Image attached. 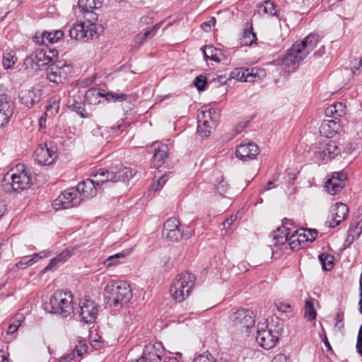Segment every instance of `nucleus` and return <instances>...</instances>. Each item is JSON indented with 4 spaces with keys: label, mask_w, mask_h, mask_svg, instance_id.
Returning a JSON list of instances; mask_svg holds the SVG:
<instances>
[{
    "label": "nucleus",
    "mask_w": 362,
    "mask_h": 362,
    "mask_svg": "<svg viewBox=\"0 0 362 362\" xmlns=\"http://www.w3.org/2000/svg\"><path fill=\"white\" fill-rule=\"evenodd\" d=\"M320 36L316 34L308 35L300 42H296L287 51L282 59V65L288 72H293L298 67L300 62L317 47Z\"/></svg>",
    "instance_id": "1"
},
{
    "label": "nucleus",
    "mask_w": 362,
    "mask_h": 362,
    "mask_svg": "<svg viewBox=\"0 0 362 362\" xmlns=\"http://www.w3.org/2000/svg\"><path fill=\"white\" fill-rule=\"evenodd\" d=\"M282 332V322L277 317H272L269 324H257L256 340L260 346L269 350L276 346Z\"/></svg>",
    "instance_id": "2"
},
{
    "label": "nucleus",
    "mask_w": 362,
    "mask_h": 362,
    "mask_svg": "<svg viewBox=\"0 0 362 362\" xmlns=\"http://www.w3.org/2000/svg\"><path fill=\"white\" fill-rule=\"evenodd\" d=\"M30 185V175L23 164L17 165L7 173L1 182L3 189L8 193L23 191L29 188Z\"/></svg>",
    "instance_id": "3"
},
{
    "label": "nucleus",
    "mask_w": 362,
    "mask_h": 362,
    "mask_svg": "<svg viewBox=\"0 0 362 362\" xmlns=\"http://www.w3.org/2000/svg\"><path fill=\"white\" fill-rule=\"evenodd\" d=\"M45 309L50 313H54L66 317L74 313V296L70 291H57L45 304Z\"/></svg>",
    "instance_id": "4"
},
{
    "label": "nucleus",
    "mask_w": 362,
    "mask_h": 362,
    "mask_svg": "<svg viewBox=\"0 0 362 362\" xmlns=\"http://www.w3.org/2000/svg\"><path fill=\"white\" fill-rule=\"evenodd\" d=\"M196 277L187 272L175 276L170 288L171 297L177 302L181 303L188 298L195 285Z\"/></svg>",
    "instance_id": "5"
},
{
    "label": "nucleus",
    "mask_w": 362,
    "mask_h": 362,
    "mask_svg": "<svg viewBox=\"0 0 362 362\" xmlns=\"http://www.w3.org/2000/svg\"><path fill=\"white\" fill-rule=\"evenodd\" d=\"M105 294L108 303L117 307L128 303L132 293L130 285L124 281H111L105 288Z\"/></svg>",
    "instance_id": "6"
},
{
    "label": "nucleus",
    "mask_w": 362,
    "mask_h": 362,
    "mask_svg": "<svg viewBox=\"0 0 362 362\" xmlns=\"http://www.w3.org/2000/svg\"><path fill=\"white\" fill-rule=\"evenodd\" d=\"M163 237L171 242H178L182 238L188 239L192 235L189 227L182 226L177 218H169L163 225Z\"/></svg>",
    "instance_id": "7"
},
{
    "label": "nucleus",
    "mask_w": 362,
    "mask_h": 362,
    "mask_svg": "<svg viewBox=\"0 0 362 362\" xmlns=\"http://www.w3.org/2000/svg\"><path fill=\"white\" fill-rule=\"evenodd\" d=\"M135 174L133 170L128 167H123L117 171L108 170L105 168L98 169L97 182H101L105 184V187H109L110 183L117 182H125L133 177Z\"/></svg>",
    "instance_id": "8"
},
{
    "label": "nucleus",
    "mask_w": 362,
    "mask_h": 362,
    "mask_svg": "<svg viewBox=\"0 0 362 362\" xmlns=\"http://www.w3.org/2000/svg\"><path fill=\"white\" fill-rule=\"evenodd\" d=\"M103 32V28L97 25H86L85 23H76L69 29L71 39L86 42L94 37H98Z\"/></svg>",
    "instance_id": "9"
},
{
    "label": "nucleus",
    "mask_w": 362,
    "mask_h": 362,
    "mask_svg": "<svg viewBox=\"0 0 362 362\" xmlns=\"http://www.w3.org/2000/svg\"><path fill=\"white\" fill-rule=\"evenodd\" d=\"M81 202V197L75 188H70L62 192L53 202V208L56 210L66 209L78 206Z\"/></svg>",
    "instance_id": "10"
},
{
    "label": "nucleus",
    "mask_w": 362,
    "mask_h": 362,
    "mask_svg": "<svg viewBox=\"0 0 362 362\" xmlns=\"http://www.w3.org/2000/svg\"><path fill=\"white\" fill-rule=\"evenodd\" d=\"M94 179H87L78 184L75 190H77L78 195L81 197V202L84 199H90L97 194L98 189L105 188V184L101 182H97L99 179L98 176V170L93 175Z\"/></svg>",
    "instance_id": "11"
},
{
    "label": "nucleus",
    "mask_w": 362,
    "mask_h": 362,
    "mask_svg": "<svg viewBox=\"0 0 362 362\" xmlns=\"http://www.w3.org/2000/svg\"><path fill=\"white\" fill-rule=\"evenodd\" d=\"M341 149L337 142L331 139H323L318 144L315 157L322 161H329L340 154Z\"/></svg>",
    "instance_id": "12"
},
{
    "label": "nucleus",
    "mask_w": 362,
    "mask_h": 362,
    "mask_svg": "<svg viewBox=\"0 0 362 362\" xmlns=\"http://www.w3.org/2000/svg\"><path fill=\"white\" fill-rule=\"evenodd\" d=\"M71 72V66L62 61L55 62L48 66L47 78L52 83H61Z\"/></svg>",
    "instance_id": "13"
},
{
    "label": "nucleus",
    "mask_w": 362,
    "mask_h": 362,
    "mask_svg": "<svg viewBox=\"0 0 362 362\" xmlns=\"http://www.w3.org/2000/svg\"><path fill=\"white\" fill-rule=\"evenodd\" d=\"M97 304L91 299L85 298L79 303L78 314L81 321L86 323L93 322L98 315Z\"/></svg>",
    "instance_id": "14"
},
{
    "label": "nucleus",
    "mask_w": 362,
    "mask_h": 362,
    "mask_svg": "<svg viewBox=\"0 0 362 362\" xmlns=\"http://www.w3.org/2000/svg\"><path fill=\"white\" fill-rule=\"evenodd\" d=\"M230 320L234 326L238 329L252 327L255 325V318L252 311L247 309H240L231 314Z\"/></svg>",
    "instance_id": "15"
},
{
    "label": "nucleus",
    "mask_w": 362,
    "mask_h": 362,
    "mask_svg": "<svg viewBox=\"0 0 362 362\" xmlns=\"http://www.w3.org/2000/svg\"><path fill=\"white\" fill-rule=\"evenodd\" d=\"M163 355V349L160 343L148 344L145 346L142 356L132 362H160Z\"/></svg>",
    "instance_id": "16"
},
{
    "label": "nucleus",
    "mask_w": 362,
    "mask_h": 362,
    "mask_svg": "<svg viewBox=\"0 0 362 362\" xmlns=\"http://www.w3.org/2000/svg\"><path fill=\"white\" fill-rule=\"evenodd\" d=\"M347 175L343 171L334 172L327 177L325 184V188L332 195L337 194L345 186Z\"/></svg>",
    "instance_id": "17"
},
{
    "label": "nucleus",
    "mask_w": 362,
    "mask_h": 362,
    "mask_svg": "<svg viewBox=\"0 0 362 362\" xmlns=\"http://www.w3.org/2000/svg\"><path fill=\"white\" fill-rule=\"evenodd\" d=\"M34 156L39 164L48 165L53 163L57 158V151L55 147L40 144L35 151Z\"/></svg>",
    "instance_id": "18"
},
{
    "label": "nucleus",
    "mask_w": 362,
    "mask_h": 362,
    "mask_svg": "<svg viewBox=\"0 0 362 362\" xmlns=\"http://www.w3.org/2000/svg\"><path fill=\"white\" fill-rule=\"evenodd\" d=\"M54 63L52 57L48 54L47 50L40 49L37 50L34 55L25 58L24 64L26 68L30 67L35 69L34 64L37 67L49 65Z\"/></svg>",
    "instance_id": "19"
},
{
    "label": "nucleus",
    "mask_w": 362,
    "mask_h": 362,
    "mask_svg": "<svg viewBox=\"0 0 362 362\" xmlns=\"http://www.w3.org/2000/svg\"><path fill=\"white\" fill-rule=\"evenodd\" d=\"M259 150L257 144L253 142L241 144L236 148V157L243 160L247 161L252 160L259 154Z\"/></svg>",
    "instance_id": "20"
},
{
    "label": "nucleus",
    "mask_w": 362,
    "mask_h": 362,
    "mask_svg": "<svg viewBox=\"0 0 362 362\" xmlns=\"http://www.w3.org/2000/svg\"><path fill=\"white\" fill-rule=\"evenodd\" d=\"M332 219L329 222V228H335L348 216L349 208L343 203H336L332 208Z\"/></svg>",
    "instance_id": "21"
},
{
    "label": "nucleus",
    "mask_w": 362,
    "mask_h": 362,
    "mask_svg": "<svg viewBox=\"0 0 362 362\" xmlns=\"http://www.w3.org/2000/svg\"><path fill=\"white\" fill-rule=\"evenodd\" d=\"M64 35V32L61 30L44 31L40 34L36 33L33 40L39 45L47 43L54 44L62 40Z\"/></svg>",
    "instance_id": "22"
},
{
    "label": "nucleus",
    "mask_w": 362,
    "mask_h": 362,
    "mask_svg": "<svg viewBox=\"0 0 362 362\" xmlns=\"http://www.w3.org/2000/svg\"><path fill=\"white\" fill-rule=\"evenodd\" d=\"M153 150V165L155 168H160L167 159H168V146L160 142H154L152 145Z\"/></svg>",
    "instance_id": "23"
},
{
    "label": "nucleus",
    "mask_w": 362,
    "mask_h": 362,
    "mask_svg": "<svg viewBox=\"0 0 362 362\" xmlns=\"http://www.w3.org/2000/svg\"><path fill=\"white\" fill-rule=\"evenodd\" d=\"M41 95V90L38 88L25 89L19 93L18 98L22 104L31 107L40 101Z\"/></svg>",
    "instance_id": "24"
},
{
    "label": "nucleus",
    "mask_w": 362,
    "mask_h": 362,
    "mask_svg": "<svg viewBox=\"0 0 362 362\" xmlns=\"http://www.w3.org/2000/svg\"><path fill=\"white\" fill-rule=\"evenodd\" d=\"M230 78L243 82H253L257 77V69L244 68H236L230 72Z\"/></svg>",
    "instance_id": "25"
},
{
    "label": "nucleus",
    "mask_w": 362,
    "mask_h": 362,
    "mask_svg": "<svg viewBox=\"0 0 362 362\" xmlns=\"http://www.w3.org/2000/svg\"><path fill=\"white\" fill-rule=\"evenodd\" d=\"M217 117L216 110L214 108H204L200 110L197 115V122H201L199 131L203 133L202 128L209 124L216 126Z\"/></svg>",
    "instance_id": "26"
},
{
    "label": "nucleus",
    "mask_w": 362,
    "mask_h": 362,
    "mask_svg": "<svg viewBox=\"0 0 362 362\" xmlns=\"http://www.w3.org/2000/svg\"><path fill=\"white\" fill-rule=\"evenodd\" d=\"M12 115L13 108L7 95L5 94L0 95V127L8 122Z\"/></svg>",
    "instance_id": "27"
},
{
    "label": "nucleus",
    "mask_w": 362,
    "mask_h": 362,
    "mask_svg": "<svg viewBox=\"0 0 362 362\" xmlns=\"http://www.w3.org/2000/svg\"><path fill=\"white\" fill-rule=\"evenodd\" d=\"M340 129L339 120H324L320 127V132L325 139H331L339 132Z\"/></svg>",
    "instance_id": "28"
},
{
    "label": "nucleus",
    "mask_w": 362,
    "mask_h": 362,
    "mask_svg": "<svg viewBox=\"0 0 362 362\" xmlns=\"http://www.w3.org/2000/svg\"><path fill=\"white\" fill-rule=\"evenodd\" d=\"M74 249H65L61 253L57 255L55 257L50 260V262L47 265L43 270L41 272L42 274H45L47 271L55 270L59 264L65 262L74 255Z\"/></svg>",
    "instance_id": "29"
},
{
    "label": "nucleus",
    "mask_w": 362,
    "mask_h": 362,
    "mask_svg": "<svg viewBox=\"0 0 362 362\" xmlns=\"http://www.w3.org/2000/svg\"><path fill=\"white\" fill-rule=\"evenodd\" d=\"M162 24L163 21H160L156 23L152 28H147L144 29L143 32L138 33L134 38L135 45L139 47L148 40L152 38L160 29Z\"/></svg>",
    "instance_id": "30"
},
{
    "label": "nucleus",
    "mask_w": 362,
    "mask_h": 362,
    "mask_svg": "<svg viewBox=\"0 0 362 362\" xmlns=\"http://www.w3.org/2000/svg\"><path fill=\"white\" fill-rule=\"evenodd\" d=\"M291 229L283 226L279 228L276 231L272 233V245H270L272 250L274 251L273 246L283 245L288 241L289 234Z\"/></svg>",
    "instance_id": "31"
},
{
    "label": "nucleus",
    "mask_w": 362,
    "mask_h": 362,
    "mask_svg": "<svg viewBox=\"0 0 362 362\" xmlns=\"http://www.w3.org/2000/svg\"><path fill=\"white\" fill-rule=\"evenodd\" d=\"M49 252H40L35 253L33 256H25L16 264L18 269H24L36 263L39 259L48 257Z\"/></svg>",
    "instance_id": "32"
},
{
    "label": "nucleus",
    "mask_w": 362,
    "mask_h": 362,
    "mask_svg": "<svg viewBox=\"0 0 362 362\" xmlns=\"http://www.w3.org/2000/svg\"><path fill=\"white\" fill-rule=\"evenodd\" d=\"M325 115L328 117H334L335 120L346 115V106L341 103H335L325 110Z\"/></svg>",
    "instance_id": "33"
},
{
    "label": "nucleus",
    "mask_w": 362,
    "mask_h": 362,
    "mask_svg": "<svg viewBox=\"0 0 362 362\" xmlns=\"http://www.w3.org/2000/svg\"><path fill=\"white\" fill-rule=\"evenodd\" d=\"M79 101L76 98L75 96L70 98L67 102L69 107L74 111L82 118H88L89 115L86 112L84 108V104L81 101L79 97H78Z\"/></svg>",
    "instance_id": "34"
},
{
    "label": "nucleus",
    "mask_w": 362,
    "mask_h": 362,
    "mask_svg": "<svg viewBox=\"0 0 362 362\" xmlns=\"http://www.w3.org/2000/svg\"><path fill=\"white\" fill-rule=\"evenodd\" d=\"M132 252V248L126 249L122 250L120 252L115 254L108 257L103 262V264L107 267H110L121 262L122 259H125L127 256H129Z\"/></svg>",
    "instance_id": "35"
},
{
    "label": "nucleus",
    "mask_w": 362,
    "mask_h": 362,
    "mask_svg": "<svg viewBox=\"0 0 362 362\" xmlns=\"http://www.w3.org/2000/svg\"><path fill=\"white\" fill-rule=\"evenodd\" d=\"M362 233V219L357 218L351 223L349 228V235L346 241L353 242Z\"/></svg>",
    "instance_id": "36"
},
{
    "label": "nucleus",
    "mask_w": 362,
    "mask_h": 362,
    "mask_svg": "<svg viewBox=\"0 0 362 362\" xmlns=\"http://www.w3.org/2000/svg\"><path fill=\"white\" fill-rule=\"evenodd\" d=\"M258 13L260 15L267 14L271 16H279V11L274 4L270 0L264 1L258 7Z\"/></svg>",
    "instance_id": "37"
},
{
    "label": "nucleus",
    "mask_w": 362,
    "mask_h": 362,
    "mask_svg": "<svg viewBox=\"0 0 362 362\" xmlns=\"http://www.w3.org/2000/svg\"><path fill=\"white\" fill-rule=\"evenodd\" d=\"M315 303L316 300L312 298H309L305 300L304 317L308 321H313L316 318Z\"/></svg>",
    "instance_id": "38"
},
{
    "label": "nucleus",
    "mask_w": 362,
    "mask_h": 362,
    "mask_svg": "<svg viewBox=\"0 0 362 362\" xmlns=\"http://www.w3.org/2000/svg\"><path fill=\"white\" fill-rule=\"evenodd\" d=\"M103 0H78V6L81 11H90L102 6Z\"/></svg>",
    "instance_id": "39"
},
{
    "label": "nucleus",
    "mask_w": 362,
    "mask_h": 362,
    "mask_svg": "<svg viewBox=\"0 0 362 362\" xmlns=\"http://www.w3.org/2000/svg\"><path fill=\"white\" fill-rule=\"evenodd\" d=\"M257 40L256 35L252 30V28L245 30L242 38L240 39V44L242 46H251Z\"/></svg>",
    "instance_id": "40"
},
{
    "label": "nucleus",
    "mask_w": 362,
    "mask_h": 362,
    "mask_svg": "<svg viewBox=\"0 0 362 362\" xmlns=\"http://www.w3.org/2000/svg\"><path fill=\"white\" fill-rule=\"evenodd\" d=\"M230 185L223 177H221L218 183L214 185L215 192L221 196L226 197L230 192Z\"/></svg>",
    "instance_id": "41"
},
{
    "label": "nucleus",
    "mask_w": 362,
    "mask_h": 362,
    "mask_svg": "<svg viewBox=\"0 0 362 362\" xmlns=\"http://www.w3.org/2000/svg\"><path fill=\"white\" fill-rule=\"evenodd\" d=\"M202 50L203 52L204 56L205 58L210 59L211 61L219 62L220 59L218 58L217 53L218 49L215 48L214 46L207 45L202 47Z\"/></svg>",
    "instance_id": "42"
},
{
    "label": "nucleus",
    "mask_w": 362,
    "mask_h": 362,
    "mask_svg": "<svg viewBox=\"0 0 362 362\" xmlns=\"http://www.w3.org/2000/svg\"><path fill=\"white\" fill-rule=\"evenodd\" d=\"M319 259L322 268L326 271H330L333 267V257L327 254H321L319 255Z\"/></svg>",
    "instance_id": "43"
},
{
    "label": "nucleus",
    "mask_w": 362,
    "mask_h": 362,
    "mask_svg": "<svg viewBox=\"0 0 362 362\" xmlns=\"http://www.w3.org/2000/svg\"><path fill=\"white\" fill-rule=\"evenodd\" d=\"M170 174V173H165L163 175L159 176L158 179L151 185V190L155 192L160 190L166 183Z\"/></svg>",
    "instance_id": "44"
},
{
    "label": "nucleus",
    "mask_w": 362,
    "mask_h": 362,
    "mask_svg": "<svg viewBox=\"0 0 362 362\" xmlns=\"http://www.w3.org/2000/svg\"><path fill=\"white\" fill-rule=\"evenodd\" d=\"M93 10L94 9H90V11H81V13L83 14V18L86 21L85 23L86 25H96L95 22L98 20V15Z\"/></svg>",
    "instance_id": "45"
},
{
    "label": "nucleus",
    "mask_w": 362,
    "mask_h": 362,
    "mask_svg": "<svg viewBox=\"0 0 362 362\" xmlns=\"http://www.w3.org/2000/svg\"><path fill=\"white\" fill-rule=\"evenodd\" d=\"M288 245H290V247L291 250H298L300 247H303L300 240L298 238V235H296V233L291 230V233L289 234Z\"/></svg>",
    "instance_id": "46"
},
{
    "label": "nucleus",
    "mask_w": 362,
    "mask_h": 362,
    "mask_svg": "<svg viewBox=\"0 0 362 362\" xmlns=\"http://www.w3.org/2000/svg\"><path fill=\"white\" fill-rule=\"evenodd\" d=\"M2 64L6 69L11 68L15 64L14 55L11 52L4 53Z\"/></svg>",
    "instance_id": "47"
},
{
    "label": "nucleus",
    "mask_w": 362,
    "mask_h": 362,
    "mask_svg": "<svg viewBox=\"0 0 362 362\" xmlns=\"http://www.w3.org/2000/svg\"><path fill=\"white\" fill-rule=\"evenodd\" d=\"M59 105L58 103L54 102L48 105L46 107V110L44 112V116L47 117H52L55 115L59 110Z\"/></svg>",
    "instance_id": "48"
},
{
    "label": "nucleus",
    "mask_w": 362,
    "mask_h": 362,
    "mask_svg": "<svg viewBox=\"0 0 362 362\" xmlns=\"http://www.w3.org/2000/svg\"><path fill=\"white\" fill-rule=\"evenodd\" d=\"M193 362H216L212 355L208 352L206 351L203 354H199L197 356L194 360Z\"/></svg>",
    "instance_id": "49"
},
{
    "label": "nucleus",
    "mask_w": 362,
    "mask_h": 362,
    "mask_svg": "<svg viewBox=\"0 0 362 362\" xmlns=\"http://www.w3.org/2000/svg\"><path fill=\"white\" fill-rule=\"evenodd\" d=\"M275 305L276 309L282 313H290L292 310L291 304L286 301H276Z\"/></svg>",
    "instance_id": "50"
},
{
    "label": "nucleus",
    "mask_w": 362,
    "mask_h": 362,
    "mask_svg": "<svg viewBox=\"0 0 362 362\" xmlns=\"http://www.w3.org/2000/svg\"><path fill=\"white\" fill-rule=\"evenodd\" d=\"M194 85L199 91H203L206 85V78L203 75L197 76L194 81Z\"/></svg>",
    "instance_id": "51"
},
{
    "label": "nucleus",
    "mask_w": 362,
    "mask_h": 362,
    "mask_svg": "<svg viewBox=\"0 0 362 362\" xmlns=\"http://www.w3.org/2000/svg\"><path fill=\"white\" fill-rule=\"evenodd\" d=\"M88 349V345L85 341H79L78 344L75 346L74 351L77 356H82L86 352Z\"/></svg>",
    "instance_id": "52"
},
{
    "label": "nucleus",
    "mask_w": 362,
    "mask_h": 362,
    "mask_svg": "<svg viewBox=\"0 0 362 362\" xmlns=\"http://www.w3.org/2000/svg\"><path fill=\"white\" fill-rule=\"evenodd\" d=\"M198 122L197 132L202 137H208L211 134L212 129H214L216 127L215 125L209 124V125L204 126L202 128V132H203V133H202L199 131V127H200L201 122Z\"/></svg>",
    "instance_id": "53"
},
{
    "label": "nucleus",
    "mask_w": 362,
    "mask_h": 362,
    "mask_svg": "<svg viewBox=\"0 0 362 362\" xmlns=\"http://www.w3.org/2000/svg\"><path fill=\"white\" fill-rule=\"evenodd\" d=\"M294 233H296V235H298V238L299 239V240H300V243H301L303 247H304L306 245V243L308 242V237L305 235V229H303V228L297 229V230H294Z\"/></svg>",
    "instance_id": "54"
},
{
    "label": "nucleus",
    "mask_w": 362,
    "mask_h": 362,
    "mask_svg": "<svg viewBox=\"0 0 362 362\" xmlns=\"http://www.w3.org/2000/svg\"><path fill=\"white\" fill-rule=\"evenodd\" d=\"M351 64L354 74H356V71H360L361 68H362V57L354 59L351 61Z\"/></svg>",
    "instance_id": "55"
},
{
    "label": "nucleus",
    "mask_w": 362,
    "mask_h": 362,
    "mask_svg": "<svg viewBox=\"0 0 362 362\" xmlns=\"http://www.w3.org/2000/svg\"><path fill=\"white\" fill-rule=\"evenodd\" d=\"M127 95L124 93H107V99L114 101H123L127 99Z\"/></svg>",
    "instance_id": "56"
},
{
    "label": "nucleus",
    "mask_w": 362,
    "mask_h": 362,
    "mask_svg": "<svg viewBox=\"0 0 362 362\" xmlns=\"http://www.w3.org/2000/svg\"><path fill=\"white\" fill-rule=\"evenodd\" d=\"M77 356L75 351L73 350L70 353H67L62 356L59 362H71L75 357Z\"/></svg>",
    "instance_id": "57"
},
{
    "label": "nucleus",
    "mask_w": 362,
    "mask_h": 362,
    "mask_svg": "<svg viewBox=\"0 0 362 362\" xmlns=\"http://www.w3.org/2000/svg\"><path fill=\"white\" fill-rule=\"evenodd\" d=\"M77 356L75 351L73 350L70 353H67L62 356L59 362H71L75 357Z\"/></svg>",
    "instance_id": "58"
},
{
    "label": "nucleus",
    "mask_w": 362,
    "mask_h": 362,
    "mask_svg": "<svg viewBox=\"0 0 362 362\" xmlns=\"http://www.w3.org/2000/svg\"><path fill=\"white\" fill-rule=\"evenodd\" d=\"M216 21L214 17H211L208 21H206L202 24V29L206 32L209 31L211 27L215 25Z\"/></svg>",
    "instance_id": "59"
},
{
    "label": "nucleus",
    "mask_w": 362,
    "mask_h": 362,
    "mask_svg": "<svg viewBox=\"0 0 362 362\" xmlns=\"http://www.w3.org/2000/svg\"><path fill=\"white\" fill-rule=\"evenodd\" d=\"M305 235L308 237V241L312 243L315 240L317 235V231L315 229L305 230Z\"/></svg>",
    "instance_id": "60"
},
{
    "label": "nucleus",
    "mask_w": 362,
    "mask_h": 362,
    "mask_svg": "<svg viewBox=\"0 0 362 362\" xmlns=\"http://www.w3.org/2000/svg\"><path fill=\"white\" fill-rule=\"evenodd\" d=\"M356 349L358 354L362 356V325L359 329L357 337Z\"/></svg>",
    "instance_id": "61"
},
{
    "label": "nucleus",
    "mask_w": 362,
    "mask_h": 362,
    "mask_svg": "<svg viewBox=\"0 0 362 362\" xmlns=\"http://www.w3.org/2000/svg\"><path fill=\"white\" fill-rule=\"evenodd\" d=\"M271 362H291L289 358H287L284 354H277L276 355Z\"/></svg>",
    "instance_id": "62"
},
{
    "label": "nucleus",
    "mask_w": 362,
    "mask_h": 362,
    "mask_svg": "<svg viewBox=\"0 0 362 362\" xmlns=\"http://www.w3.org/2000/svg\"><path fill=\"white\" fill-rule=\"evenodd\" d=\"M20 326V323L18 322V323H12L8 327V329H7V334H13L14 332H16L18 327Z\"/></svg>",
    "instance_id": "63"
},
{
    "label": "nucleus",
    "mask_w": 362,
    "mask_h": 362,
    "mask_svg": "<svg viewBox=\"0 0 362 362\" xmlns=\"http://www.w3.org/2000/svg\"><path fill=\"white\" fill-rule=\"evenodd\" d=\"M121 128V126L120 125H117V126H115V127H110V132H111V136H115L117 135H118L119 132V129Z\"/></svg>",
    "instance_id": "64"
}]
</instances>
